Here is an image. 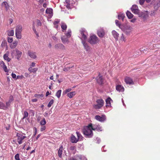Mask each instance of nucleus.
<instances>
[{
  "label": "nucleus",
  "mask_w": 160,
  "mask_h": 160,
  "mask_svg": "<svg viewBox=\"0 0 160 160\" xmlns=\"http://www.w3.org/2000/svg\"><path fill=\"white\" fill-rule=\"evenodd\" d=\"M92 125V123H90L87 126H84L83 129V133L86 137L91 138L93 136Z\"/></svg>",
  "instance_id": "nucleus-1"
},
{
  "label": "nucleus",
  "mask_w": 160,
  "mask_h": 160,
  "mask_svg": "<svg viewBox=\"0 0 160 160\" xmlns=\"http://www.w3.org/2000/svg\"><path fill=\"white\" fill-rule=\"evenodd\" d=\"M11 54L12 58H13L15 57L16 59L19 60L21 57L22 53L21 51L16 48L11 51Z\"/></svg>",
  "instance_id": "nucleus-2"
},
{
  "label": "nucleus",
  "mask_w": 160,
  "mask_h": 160,
  "mask_svg": "<svg viewBox=\"0 0 160 160\" xmlns=\"http://www.w3.org/2000/svg\"><path fill=\"white\" fill-rule=\"evenodd\" d=\"M22 26L18 25L15 28V35L17 38L21 39L22 38Z\"/></svg>",
  "instance_id": "nucleus-3"
},
{
  "label": "nucleus",
  "mask_w": 160,
  "mask_h": 160,
  "mask_svg": "<svg viewBox=\"0 0 160 160\" xmlns=\"http://www.w3.org/2000/svg\"><path fill=\"white\" fill-rule=\"evenodd\" d=\"M99 41L98 38L95 35H93L90 36L88 42L92 44H96Z\"/></svg>",
  "instance_id": "nucleus-4"
},
{
  "label": "nucleus",
  "mask_w": 160,
  "mask_h": 160,
  "mask_svg": "<svg viewBox=\"0 0 160 160\" xmlns=\"http://www.w3.org/2000/svg\"><path fill=\"white\" fill-rule=\"evenodd\" d=\"M80 33L81 34L80 38L82 41V40L86 41L88 35L86 30L85 29H82L80 30Z\"/></svg>",
  "instance_id": "nucleus-5"
},
{
  "label": "nucleus",
  "mask_w": 160,
  "mask_h": 160,
  "mask_svg": "<svg viewBox=\"0 0 160 160\" xmlns=\"http://www.w3.org/2000/svg\"><path fill=\"white\" fill-rule=\"evenodd\" d=\"M96 104L93 105L94 108L96 109H99L102 107L104 103V102L102 99H100L97 100Z\"/></svg>",
  "instance_id": "nucleus-6"
},
{
  "label": "nucleus",
  "mask_w": 160,
  "mask_h": 160,
  "mask_svg": "<svg viewBox=\"0 0 160 160\" xmlns=\"http://www.w3.org/2000/svg\"><path fill=\"white\" fill-rule=\"evenodd\" d=\"M121 29L124 32L127 34H129L131 32L132 28L129 26H122V27H120Z\"/></svg>",
  "instance_id": "nucleus-7"
},
{
  "label": "nucleus",
  "mask_w": 160,
  "mask_h": 160,
  "mask_svg": "<svg viewBox=\"0 0 160 160\" xmlns=\"http://www.w3.org/2000/svg\"><path fill=\"white\" fill-rule=\"evenodd\" d=\"M17 142L19 144H21L22 143V140L26 138L25 136L23 135L21 133H17Z\"/></svg>",
  "instance_id": "nucleus-8"
},
{
  "label": "nucleus",
  "mask_w": 160,
  "mask_h": 160,
  "mask_svg": "<svg viewBox=\"0 0 160 160\" xmlns=\"http://www.w3.org/2000/svg\"><path fill=\"white\" fill-rule=\"evenodd\" d=\"M139 17L142 18L144 20L147 19L148 17V11H144L140 13Z\"/></svg>",
  "instance_id": "nucleus-9"
},
{
  "label": "nucleus",
  "mask_w": 160,
  "mask_h": 160,
  "mask_svg": "<svg viewBox=\"0 0 160 160\" xmlns=\"http://www.w3.org/2000/svg\"><path fill=\"white\" fill-rule=\"evenodd\" d=\"M95 118L98 121L100 122H104L106 120V117L105 115H102L101 116L99 115H96L95 117Z\"/></svg>",
  "instance_id": "nucleus-10"
},
{
  "label": "nucleus",
  "mask_w": 160,
  "mask_h": 160,
  "mask_svg": "<svg viewBox=\"0 0 160 160\" xmlns=\"http://www.w3.org/2000/svg\"><path fill=\"white\" fill-rule=\"evenodd\" d=\"M92 130H96L98 131H102V127L99 125L94 124L92 125Z\"/></svg>",
  "instance_id": "nucleus-11"
},
{
  "label": "nucleus",
  "mask_w": 160,
  "mask_h": 160,
  "mask_svg": "<svg viewBox=\"0 0 160 160\" xmlns=\"http://www.w3.org/2000/svg\"><path fill=\"white\" fill-rule=\"evenodd\" d=\"M131 10L132 12L135 14H139V10L137 6L136 5H133L131 8Z\"/></svg>",
  "instance_id": "nucleus-12"
},
{
  "label": "nucleus",
  "mask_w": 160,
  "mask_h": 160,
  "mask_svg": "<svg viewBox=\"0 0 160 160\" xmlns=\"http://www.w3.org/2000/svg\"><path fill=\"white\" fill-rule=\"evenodd\" d=\"M46 13L48 14V18H51L53 16L52 9L51 8H47L46 11Z\"/></svg>",
  "instance_id": "nucleus-13"
},
{
  "label": "nucleus",
  "mask_w": 160,
  "mask_h": 160,
  "mask_svg": "<svg viewBox=\"0 0 160 160\" xmlns=\"http://www.w3.org/2000/svg\"><path fill=\"white\" fill-rule=\"evenodd\" d=\"M61 39L62 42L64 43H68L69 41L68 40L69 38H68L66 36H63L61 37Z\"/></svg>",
  "instance_id": "nucleus-14"
},
{
  "label": "nucleus",
  "mask_w": 160,
  "mask_h": 160,
  "mask_svg": "<svg viewBox=\"0 0 160 160\" xmlns=\"http://www.w3.org/2000/svg\"><path fill=\"white\" fill-rule=\"evenodd\" d=\"M82 42L83 44L84 49L86 51H89L90 49V47L88 46V44L86 42V41L82 40Z\"/></svg>",
  "instance_id": "nucleus-15"
},
{
  "label": "nucleus",
  "mask_w": 160,
  "mask_h": 160,
  "mask_svg": "<svg viewBox=\"0 0 160 160\" xmlns=\"http://www.w3.org/2000/svg\"><path fill=\"white\" fill-rule=\"evenodd\" d=\"M9 51H7L6 53L3 55V58L4 59L6 60L7 62H9L11 61V59L9 57Z\"/></svg>",
  "instance_id": "nucleus-16"
},
{
  "label": "nucleus",
  "mask_w": 160,
  "mask_h": 160,
  "mask_svg": "<svg viewBox=\"0 0 160 160\" xmlns=\"http://www.w3.org/2000/svg\"><path fill=\"white\" fill-rule=\"evenodd\" d=\"M55 48L56 49H60L62 50H64L65 49V46L61 43H59L56 44L55 46Z\"/></svg>",
  "instance_id": "nucleus-17"
},
{
  "label": "nucleus",
  "mask_w": 160,
  "mask_h": 160,
  "mask_svg": "<svg viewBox=\"0 0 160 160\" xmlns=\"http://www.w3.org/2000/svg\"><path fill=\"white\" fill-rule=\"evenodd\" d=\"M18 42L16 40L12 42L10 44V47L11 49L15 48L17 46Z\"/></svg>",
  "instance_id": "nucleus-18"
},
{
  "label": "nucleus",
  "mask_w": 160,
  "mask_h": 160,
  "mask_svg": "<svg viewBox=\"0 0 160 160\" xmlns=\"http://www.w3.org/2000/svg\"><path fill=\"white\" fill-rule=\"evenodd\" d=\"M125 82L127 84H129L130 85L134 84L132 79L129 77H126L125 78Z\"/></svg>",
  "instance_id": "nucleus-19"
},
{
  "label": "nucleus",
  "mask_w": 160,
  "mask_h": 160,
  "mask_svg": "<svg viewBox=\"0 0 160 160\" xmlns=\"http://www.w3.org/2000/svg\"><path fill=\"white\" fill-rule=\"evenodd\" d=\"M96 79L98 83L101 84H102L103 82V79L102 76H100V74L97 77Z\"/></svg>",
  "instance_id": "nucleus-20"
},
{
  "label": "nucleus",
  "mask_w": 160,
  "mask_h": 160,
  "mask_svg": "<svg viewBox=\"0 0 160 160\" xmlns=\"http://www.w3.org/2000/svg\"><path fill=\"white\" fill-rule=\"evenodd\" d=\"M28 55L31 58L35 59L36 58L35 52L29 51L28 52Z\"/></svg>",
  "instance_id": "nucleus-21"
},
{
  "label": "nucleus",
  "mask_w": 160,
  "mask_h": 160,
  "mask_svg": "<svg viewBox=\"0 0 160 160\" xmlns=\"http://www.w3.org/2000/svg\"><path fill=\"white\" fill-rule=\"evenodd\" d=\"M112 33L115 40H118L119 35V34L115 30H113L112 32Z\"/></svg>",
  "instance_id": "nucleus-22"
},
{
  "label": "nucleus",
  "mask_w": 160,
  "mask_h": 160,
  "mask_svg": "<svg viewBox=\"0 0 160 160\" xmlns=\"http://www.w3.org/2000/svg\"><path fill=\"white\" fill-rule=\"evenodd\" d=\"M154 8L156 10H157L160 7V0L156 1L154 4Z\"/></svg>",
  "instance_id": "nucleus-23"
},
{
  "label": "nucleus",
  "mask_w": 160,
  "mask_h": 160,
  "mask_svg": "<svg viewBox=\"0 0 160 160\" xmlns=\"http://www.w3.org/2000/svg\"><path fill=\"white\" fill-rule=\"evenodd\" d=\"M116 89L119 92H123L124 89L123 87L121 85H118L116 87Z\"/></svg>",
  "instance_id": "nucleus-24"
},
{
  "label": "nucleus",
  "mask_w": 160,
  "mask_h": 160,
  "mask_svg": "<svg viewBox=\"0 0 160 160\" xmlns=\"http://www.w3.org/2000/svg\"><path fill=\"white\" fill-rule=\"evenodd\" d=\"M98 34L99 37H102L104 35V32L103 30L101 29L98 31Z\"/></svg>",
  "instance_id": "nucleus-25"
},
{
  "label": "nucleus",
  "mask_w": 160,
  "mask_h": 160,
  "mask_svg": "<svg viewBox=\"0 0 160 160\" xmlns=\"http://www.w3.org/2000/svg\"><path fill=\"white\" fill-rule=\"evenodd\" d=\"M112 100L110 98H108L106 100V107H111V101H112Z\"/></svg>",
  "instance_id": "nucleus-26"
},
{
  "label": "nucleus",
  "mask_w": 160,
  "mask_h": 160,
  "mask_svg": "<svg viewBox=\"0 0 160 160\" xmlns=\"http://www.w3.org/2000/svg\"><path fill=\"white\" fill-rule=\"evenodd\" d=\"M62 150H63V146L62 145H61L60 147L58 152V156L61 158L62 157Z\"/></svg>",
  "instance_id": "nucleus-27"
},
{
  "label": "nucleus",
  "mask_w": 160,
  "mask_h": 160,
  "mask_svg": "<svg viewBox=\"0 0 160 160\" xmlns=\"http://www.w3.org/2000/svg\"><path fill=\"white\" fill-rule=\"evenodd\" d=\"M71 142L73 143H76L78 141V139L76 138L75 137L74 135H72L71 136Z\"/></svg>",
  "instance_id": "nucleus-28"
},
{
  "label": "nucleus",
  "mask_w": 160,
  "mask_h": 160,
  "mask_svg": "<svg viewBox=\"0 0 160 160\" xmlns=\"http://www.w3.org/2000/svg\"><path fill=\"white\" fill-rule=\"evenodd\" d=\"M76 93L75 91L70 92L67 94V96L69 98H71L75 95Z\"/></svg>",
  "instance_id": "nucleus-29"
},
{
  "label": "nucleus",
  "mask_w": 160,
  "mask_h": 160,
  "mask_svg": "<svg viewBox=\"0 0 160 160\" xmlns=\"http://www.w3.org/2000/svg\"><path fill=\"white\" fill-rule=\"evenodd\" d=\"M2 7H4L7 10L9 8V6L6 2H3L2 4Z\"/></svg>",
  "instance_id": "nucleus-30"
},
{
  "label": "nucleus",
  "mask_w": 160,
  "mask_h": 160,
  "mask_svg": "<svg viewBox=\"0 0 160 160\" xmlns=\"http://www.w3.org/2000/svg\"><path fill=\"white\" fill-rule=\"evenodd\" d=\"M61 28L62 29V31L64 32V30H66L67 28V26L64 23L62 22L61 24Z\"/></svg>",
  "instance_id": "nucleus-31"
},
{
  "label": "nucleus",
  "mask_w": 160,
  "mask_h": 160,
  "mask_svg": "<svg viewBox=\"0 0 160 160\" xmlns=\"http://www.w3.org/2000/svg\"><path fill=\"white\" fill-rule=\"evenodd\" d=\"M0 66L4 70H8L7 69V67L5 65L4 62L2 61L0 62Z\"/></svg>",
  "instance_id": "nucleus-32"
},
{
  "label": "nucleus",
  "mask_w": 160,
  "mask_h": 160,
  "mask_svg": "<svg viewBox=\"0 0 160 160\" xmlns=\"http://www.w3.org/2000/svg\"><path fill=\"white\" fill-rule=\"evenodd\" d=\"M72 0H65V2L67 4L66 7L67 8H70V5L72 1Z\"/></svg>",
  "instance_id": "nucleus-33"
},
{
  "label": "nucleus",
  "mask_w": 160,
  "mask_h": 160,
  "mask_svg": "<svg viewBox=\"0 0 160 160\" xmlns=\"http://www.w3.org/2000/svg\"><path fill=\"white\" fill-rule=\"evenodd\" d=\"M1 47L2 48H4L5 47H7V48H8L7 42L6 40H4L2 41Z\"/></svg>",
  "instance_id": "nucleus-34"
},
{
  "label": "nucleus",
  "mask_w": 160,
  "mask_h": 160,
  "mask_svg": "<svg viewBox=\"0 0 160 160\" xmlns=\"http://www.w3.org/2000/svg\"><path fill=\"white\" fill-rule=\"evenodd\" d=\"M65 34L68 38H70L71 36V31L70 29H68L67 32L65 33Z\"/></svg>",
  "instance_id": "nucleus-35"
},
{
  "label": "nucleus",
  "mask_w": 160,
  "mask_h": 160,
  "mask_svg": "<svg viewBox=\"0 0 160 160\" xmlns=\"http://www.w3.org/2000/svg\"><path fill=\"white\" fill-rule=\"evenodd\" d=\"M39 123L41 126H43L45 125L46 123V121L44 118H43L41 121L39 122Z\"/></svg>",
  "instance_id": "nucleus-36"
},
{
  "label": "nucleus",
  "mask_w": 160,
  "mask_h": 160,
  "mask_svg": "<svg viewBox=\"0 0 160 160\" xmlns=\"http://www.w3.org/2000/svg\"><path fill=\"white\" fill-rule=\"evenodd\" d=\"M76 133L78 137V139L81 141L82 140L83 137L81 134L80 133L78 132H77Z\"/></svg>",
  "instance_id": "nucleus-37"
},
{
  "label": "nucleus",
  "mask_w": 160,
  "mask_h": 160,
  "mask_svg": "<svg viewBox=\"0 0 160 160\" xmlns=\"http://www.w3.org/2000/svg\"><path fill=\"white\" fill-rule=\"evenodd\" d=\"M126 15L128 17L129 19L132 18L133 16V14L128 11H127L126 12Z\"/></svg>",
  "instance_id": "nucleus-38"
},
{
  "label": "nucleus",
  "mask_w": 160,
  "mask_h": 160,
  "mask_svg": "<svg viewBox=\"0 0 160 160\" xmlns=\"http://www.w3.org/2000/svg\"><path fill=\"white\" fill-rule=\"evenodd\" d=\"M118 17L119 19H121L122 21L125 17L124 14L122 13L119 14L118 15Z\"/></svg>",
  "instance_id": "nucleus-39"
},
{
  "label": "nucleus",
  "mask_w": 160,
  "mask_h": 160,
  "mask_svg": "<svg viewBox=\"0 0 160 160\" xmlns=\"http://www.w3.org/2000/svg\"><path fill=\"white\" fill-rule=\"evenodd\" d=\"M32 29H33V31H34V33L36 34L37 36L38 37L39 36L38 34V33H37V31L35 29V23L34 22H33V24H32Z\"/></svg>",
  "instance_id": "nucleus-40"
},
{
  "label": "nucleus",
  "mask_w": 160,
  "mask_h": 160,
  "mask_svg": "<svg viewBox=\"0 0 160 160\" xmlns=\"http://www.w3.org/2000/svg\"><path fill=\"white\" fill-rule=\"evenodd\" d=\"M8 34L10 36H13L14 35V31L13 30H8Z\"/></svg>",
  "instance_id": "nucleus-41"
},
{
  "label": "nucleus",
  "mask_w": 160,
  "mask_h": 160,
  "mask_svg": "<svg viewBox=\"0 0 160 160\" xmlns=\"http://www.w3.org/2000/svg\"><path fill=\"white\" fill-rule=\"evenodd\" d=\"M62 91L61 90H59L58 91H57V92L56 94V96L58 98H59L61 95Z\"/></svg>",
  "instance_id": "nucleus-42"
},
{
  "label": "nucleus",
  "mask_w": 160,
  "mask_h": 160,
  "mask_svg": "<svg viewBox=\"0 0 160 160\" xmlns=\"http://www.w3.org/2000/svg\"><path fill=\"white\" fill-rule=\"evenodd\" d=\"M59 22L60 21L58 19H56L54 22L53 24H54V27L57 28H58V24L59 23Z\"/></svg>",
  "instance_id": "nucleus-43"
},
{
  "label": "nucleus",
  "mask_w": 160,
  "mask_h": 160,
  "mask_svg": "<svg viewBox=\"0 0 160 160\" xmlns=\"http://www.w3.org/2000/svg\"><path fill=\"white\" fill-rule=\"evenodd\" d=\"M120 40L122 42H125L126 41V37H124L123 34H122Z\"/></svg>",
  "instance_id": "nucleus-44"
},
{
  "label": "nucleus",
  "mask_w": 160,
  "mask_h": 160,
  "mask_svg": "<svg viewBox=\"0 0 160 160\" xmlns=\"http://www.w3.org/2000/svg\"><path fill=\"white\" fill-rule=\"evenodd\" d=\"M6 108L5 104L3 102H0V108L5 109Z\"/></svg>",
  "instance_id": "nucleus-45"
},
{
  "label": "nucleus",
  "mask_w": 160,
  "mask_h": 160,
  "mask_svg": "<svg viewBox=\"0 0 160 160\" xmlns=\"http://www.w3.org/2000/svg\"><path fill=\"white\" fill-rule=\"evenodd\" d=\"M78 157L80 160H87L86 157L83 156L79 155L78 156Z\"/></svg>",
  "instance_id": "nucleus-46"
},
{
  "label": "nucleus",
  "mask_w": 160,
  "mask_h": 160,
  "mask_svg": "<svg viewBox=\"0 0 160 160\" xmlns=\"http://www.w3.org/2000/svg\"><path fill=\"white\" fill-rule=\"evenodd\" d=\"M54 102V100L53 99H52L49 102L48 105V108H50L51 106L52 105Z\"/></svg>",
  "instance_id": "nucleus-47"
},
{
  "label": "nucleus",
  "mask_w": 160,
  "mask_h": 160,
  "mask_svg": "<svg viewBox=\"0 0 160 160\" xmlns=\"http://www.w3.org/2000/svg\"><path fill=\"white\" fill-rule=\"evenodd\" d=\"M28 112L26 111H24V113L23 114V117L22 119H24L25 118L28 117Z\"/></svg>",
  "instance_id": "nucleus-48"
},
{
  "label": "nucleus",
  "mask_w": 160,
  "mask_h": 160,
  "mask_svg": "<svg viewBox=\"0 0 160 160\" xmlns=\"http://www.w3.org/2000/svg\"><path fill=\"white\" fill-rule=\"evenodd\" d=\"M72 90V89L71 88H69L66 89L65 91L63 92V94H65L68 92H70Z\"/></svg>",
  "instance_id": "nucleus-49"
},
{
  "label": "nucleus",
  "mask_w": 160,
  "mask_h": 160,
  "mask_svg": "<svg viewBox=\"0 0 160 160\" xmlns=\"http://www.w3.org/2000/svg\"><path fill=\"white\" fill-rule=\"evenodd\" d=\"M115 23H116V25H117V26H118V27H119L120 28H121V27H122V26H123V25H122L120 24L119 23V21H118V20H115Z\"/></svg>",
  "instance_id": "nucleus-50"
},
{
  "label": "nucleus",
  "mask_w": 160,
  "mask_h": 160,
  "mask_svg": "<svg viewBox=\"0 0 160 160\" xmlns=\"http://www.w3.org/2000/svg\"><path fill=\"white\" fill-rule=\"evenodd\" d=\"M13 39L12 37H8V42L10 43L13 42Z\"/></svg>",
  "instance_id": "nucleus-51"
},
{
  "label": "nucleus",
  "mask_w": 160,
  "mask_h": 160,
  "mask_svg": "<svg viewBox=\"0 0 160 160\" xmlns=\"http://www.w3.org/2000/svg\"><path fill=\"white\" fill-rule=\"evenodd\" d=\"M15 159L16 160H20L19 156L18 153H17L15 156Z\"/></svg>",
  "instance_id": "nucleus-52"
},
{
  "label": "nucleus",
  "mask_w": 160,
  "mask_h": 160,
  "mask_svg": "<svg viewBox=\"0 0 160 160\" xmlns=\"http://www.w3.org/2000/svg\"><path fill=\"white\" fill-rule=\"evenodd\" d=\"M36 22L37 24V25L38 26H41L42 25V23L40 20H37L36 21Z\"/></svg>",
  "instance_id": "nucleus-53"
},
{
  "label": "nucleus",
  "mask_w": 160,
  "mask_h": 160,
  "mask_svg": "<svg viewBox=\"0 0 160 160\" xmlns=\"http://www.w3.org/2000/svg\"><path fill=\"white\" fill-rule=\"evenodd\" d=\"M46 129V127L45 126H41V127L40 128V131L41 132H42L43 131H44Z\"/></svg>",
  "instance_id": "nucleus-54"
},
{
  "label": "nucleus",
  "mask_w": 160,
  "mask_h": 160,
  "mask_svg": "<svg viewBox=\"0 0 160 160\" xmlns=\"http://www.w3.org/2000/svg\"><path fill=\"white\" fill-rule=\"evenodd\" d=\"M13 100V98L12 96H10L9 97L8 102L11 103Z\"/></svg>",
  "instance_id": "nucleus-55"
},
{
  "label": "nucleus",
  "mask_w": 160,
  "mask_h": 160,
  "mask_svg": "<svg viewBox=\"0 0 160 160\" xmlns=\"http://www.w3.org/2000/svg\"><path fill=\"white\" fill-rule=\"evenodd\" d=\"M35 63L34 62H32V64L31 65L30 67L28 69V70H31V68L32 67H34L35 66Z\"/></svg>",
  "instance_id": "nucleus-56"
},
{
  "label": "nucleus",
  "mask_w": 160,
  "mask_h": 160,
  "mask_svg": "<svg viewBox=\"0 0 160 160\" xmlns=\"http://www.w3.org/2000/svg\"><path fill=\"white\" fill-rule=\"evenodd\" d=\"M34 97L36 98H40V97H42L43 95L42 94H35L34 95Z\"/></svg>",
  "instance_id": "nucleus-57"
},
{
  "label": "nucleus",
  "mask_w": 160,
  "mask_h": 160,
  "mask_svg": "<svg viewBox=\"0 0 160 160\" xmlns=\"http://www.w3.org/2000/svg\"><path fill=\"white\" fill-rule=\"evenodd\" d=\"M11 103L9 102H6V105L5 106L6 108V109L10 105Z\"/></svg>",
  "instance_id": "nucleus-58"
},
{
  "label": "nucleus",
  "mask_w": 160,
  "mask_h": 160,
  "mask_svg": "<svg viewBox=\"0 0 160 160\" xmlns=\"http://www.w3.org/2000/svg\"><path fill=\"white\" fill-rule=\"evenodd\" d=\"M96 140L97 141V143H99L100 142L101 140H100V139L99 138H98V137L96 138Z\"/></svg>",
  "instance_id": "nucleus-59"
},
{
  "label": "nucleus",
  "mask_w": 160,
  "mask_h": 160,
  "mask_svg": "<svg viewBox=\"0 0 160 160\" xmlns=\"http://www.w3.org/2000/svg\"><path fill=\"white\" fill-rule=\"evenodd\" d=\"M145 0H139V3L141 5H142L143 4Z\"/></svg>",
  "instance_id": "nucleus-60"
},
{
  "label": "nucleus",
  "mask_w": 160,
  "mask_h": 160,
  "mask_svg": "<svg viewBox=\"0 0 160 160\" xmlns=\"http://www.w3.org/2000/svg\"><path fill=\"white\" fill-rule=\"evenodd\" d=\"M41 119V117L40 116H38L37 117V120L38 122H40Z\"/></svg>",
  "instance_id": "nucleus-61"
},
{
  "label": "nucleus",
  "mask_w": 160,
  "mask_h": 160,
  "mask_svg": "<svg viewBox=\"0 0 160 160\" xmlns=\"http://www.w3.org/2000/svg\"><path fill=\"white\" fill-rule=\"evenodd\" d=\"M30 112L32 114V116H34L35 114L34 111L33 110H30Z\"/></svg>",
  "instance_id": "nucleus-62"
},
{
  "label": "nucleus",
  "mask_w": 160,
  "mask_h": 160,
  "mask_svg": "<svg viewBox=\"0 0 160 160\" xmlns=\"http://www.w3.org/2000/svg\"><path fill=\"white\" fill-rule=\"evenodd\" d=\"M12 78H16V75L14 73H12Z\"/></svg>",
  "instance_id": "nucleus-63"
},
{
  "label": "nucleus",
  "mask_w": 160,
  "mask_h": 160,
  "mask_svg": "<svg viewBox=\"0 0 160 160\" xmlns=\"http://www.w3.org/2000/svg\"><path fill=\"white\" fill-rule=\"evenodd\" d=\"M136 20V19L135 18H133L132 19V20H130V22H131L134 23L135 22Z\"/></svg>",
  "instance_id": "nucleus-64"
}]
</instances>
